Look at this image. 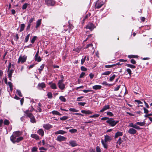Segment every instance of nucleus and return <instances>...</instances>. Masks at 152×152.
<instances>
[{
	"label": "nucleus",
	"mask_w": 152,
	"mask_h": 152,
	"mask_svg": "<svg viewBox=\"0 0 152 152\" xmlns=\"http://www.w3.org/2000/svg\"><path fill=\"white\" fill-rule=\"evenodd\" d=\"M22 134V132L20 131H17L13 132L12 134L10 137L11 141L13 143H15V140Z\"/></svg>",
	"instance_id": "1"
},
{
	"label": "nucleus",
	"mask_w": 152,
	"mask_h": 152,
	"mask_svg": "<svg viewBox=\"0 0 152 152\" xmlns=\"http://www.w3.org/2000/svg\"><path fill=\"white\" fill-rule=\"evenodd\" d=\"M106 122L108 123L111 126H114L119 122V121H115L113 120V118H111L109 119L108 120H107Z\"/></svg>",
	"instance_id": "2"
},
{
	"label": "nucleus",
	"mask_w": 152,
	"mask_h": 152,
	"mask_svg": "<svg viewBox=\"0 0 152 152\" xmlns=\"http://www.w3.org/2000/svg\"><path fill=\"white\" fill-rule=\"evenodd\" d=\"M27 58V56L26 55H24L23 56H20L19 57L18 63H19L21 62V63L23 64L26 62Z\"/></svg>",
	"instance_id": "3"
},
{
	"label": "nucleus",
	"mask_w": 152,
	"mask_h": 152,
	"mask_svg": "<svg viewBox=\"0 0 152 152\" xmlns=\"http://www.w3.org/2000/svg\"><path fill=\"white\" fill-rule=\"evenodd\" d=\"M64 80L61 79L59 80L58 83V85L59 88L61 90H64L65 88V85L63 83Z\"/></svg>",
	"instance_id": "4"
},
{
	"label": "nucleus",
	"mask_w": 152,
	"mask_h": 152,
	"mask_svg": "<svg viewBox=\"0 0 152 152\" xmlns=\"http://www.w3.org/2000/svg\"><path fill=\"white\" fill-rule=\"evenodd\" d=\"M45 4L48 6H53L55 4V1L53 0H45Z\"/></svg>",
	"instance_id": "5"
},
{
	"label": "nucleus",
	"mask_w": 152,
	"mask_h": 152,
	"mask_svg": "<svg viewBox=\"0 0 152 152\" xmlns=\"http://www.w3.org/2000/svg\"><path fill=\"white\" fill-rule=\"evenodd\" d=\"M104 2L102 1H97L95 4L96 8L97 9H99L101 8L104 4Z\"/></svg>",
	"instance_id": "6"
},
{
	"label": "nucleus",
	"mask_w": 152,
	"mask_h": 152,
	"mask_svg": "<svg viewBox=\"0 0 152 152\" xmlns=\"http://www.w3.org/2000/svg\"><path fill=\"white\" fill-rule=\"evenodd\" d=\"M66 138L64 136H61V135H58L57 136L56 140L59 142H61V141H64L66 140Z\"/></svg>",
	"instance_id": "7"
},
{
	"label": "nucleus",
	"mask_w": 152,
	"mask_h": 152,
	"mask_svg": "<svg viewBox=\"0 0 152 152\" xmlns=\"http://www.w3.org/2000/svg\"><path fill=\"white\" fill-rule=\"evenodd\" d=\"M94 28V25L91 23H89L86 26V28L89 29L91 30H92Z\"/></svg>",
	"instance_id": "8"
},
{
	"label": "nucleus",
	"mask_w": 152,
	"mask_h": 152,
	"mask_svg": "<svg viewBox=\"0 0 152 152\" xmlns=\"http://www.w3.org/2000/svg\"><path fill=\"white\" fill-rule=\"evenodd\" d=\"M45 87V85L44 83H39L37 86V88L38 89L41 90L43 88Z\"/></svg>",
	"instance_id": "9"
},
{
	"label": "nucleus",
	"mask_w": 152,
	"mask_h": 152,
	"mask_svg": "<svg viewBox=\"0 0 152 152\" xmlns=\"http://www.w3.org/2000/svg\"><path fill=\"white\" fill-rule=\"evenodd\" d=\"M137 132V131L133 128H130L128 131L129 134H135Z\"/></svg>",
	"instance_id": "10"
},
{
	"label": "nucleus",
	"mask_w": 152,
	"mask_h": 152,
	"mask_svg": "<svg viewBox=\"0 0 152 152\" xmlns=\"http://www.w3.org/2000/svg\"><path fill=\"white\" fill-rule=\"evenodd\" d=\"M29 110H27L26 111H24V112L26 114L27 116L30 119L34 116L32 113H29Z\"/></svg>",
	"instance_id": "11"
},
{
	"label": "nucleus",
	"mask_w": 152,
	"mask_h": 152,
	"mask_svg": "<svg viewBox=\"0 0 152 152\" xmlns=\"http://www.w3.org/2000/svg\"><path fill=\"white\" fill-rule=\"evenodd\" d=\"M110 108V105H106L104 106L101 110H100V112H104V111Z\"/></svg>",
	"instance_id": "12"
},
{
	"label": "nucleus",
	"mask_w": 152,
	"mask_h": 152,
	"mask_svg": "<svg viewBox=\"0 0 152 152\" xmlns=\"http://www.w3.org/2000/svg\"><path fill=\"white\" fill-rule=\"evenodd\" d=\"M69 145H70L72 147H74L77 145V144L76 142L74 140H70L69 141Z\"/></svg>",
	"instance_id": "13"
},
{
	"label": "nucleus",
	"mask_w": 152,
	"mask_h": 152,
	"mask_svg": "<svg viewBox=\"0 0 152 152\" xmlns=\"http://www.w3.org/2000/svg\"><path fill=\"white\" fill-rule=\"evenodd\" d=\"M43 127L44 128L47 130H48L52 128V126L49 124H45L43 125Z\"/></svg>",
	"instance_id": "14"
},
{
	"label": "nucleus",
	"mask_w": 152,
	"mask_h": 152,
	"mask_svg": "<svg viewBox=\"0 0 152 152\" xmlns=\"http://www.w3.org/2000/svg\"><path fill=\"white\" fill-rule=\"evenodd\" d=\"M49 85H50V86L51 88L53 89H56L57 88L56 84L55 83H49Z\"/></svg>",
	"instance_id": "15"
},
{
	"label": "nucleus",
	"mask_w": 152,
	"mask_h": 152,
	"mask_svg": "<svg viewBox=\"0 0 152 152\" xmlns=\"http://www.w3.org/2000/svg\"><path fill=\"white\" fill-rule=\"evenodd\" d=\"M66 133V132L63 130H59L55 132V134H63Z\"/></svg>",
	"instance_id": "16"
},
{
	"label": "nucleus",
	"mask_w": 152,
	"mask_h": 152,
	"mask_svg": "<svg viewBox=\"0 0 152 152\" xmlns=\"http://www.w3.org/2000/svg\"><path fill=\"white\" fill-rule=\"evenodd\" d=\"M111 140V137L108 135H106L104 136V141L105 142H109Z\"/></svg>",
	"instance_id": "17"
},
{
	"label": "nucleus",
	"mask_w": 152,
	"mask_h": 152,
	"mask_svg": "<svg viewBox=\"0 0 152 152\" xmlns=\"http://www.w3.org/2000/svg\"><path fill=\"white\" fill-rule=\"evenodd\" d=\"M37 133L41 136H43L44 134V132L42 129H40L37 131Z\"/></svg>",
	"instance_id": "18"
},
{
	"label": "nucleus",
	"mask_w": 152,
	"mask_h": 152,
	"mask_svg": "<svg viewBox=\"0 0 152 152\" xmlns=\"http://www.w3.org/2000/svg\"><path fill=\"white\" fill-rule=\"evenodd\" d=\"M31 137L32 138H34L37 140H39V137L37 134H31Z\"/></svg>",
	"instance_id": "19"
},
{
	"label": "nucleus",
	"mask_w": 152,
	"mask_h": 152,
	"mask_svg": "<svg viewBox=\"0 0 152 152\" xmlns=\"http://www.w3.org/2000/svg\"><path fill=\"white\" fill-rule=\"evenodd\" d=\"M107 142L104 141L103 140H101V143L103 145L104 148H107V144L106 143Z\"/></svg>",
	"instance_id": "20"
},
{
	"label": "nucleus",
	"mask_w": 152,
	"mask_h": 152,
	"mask_svg": "<svg viewBox=\"0 0 152 152\" xmlns=\"http://www.w3.org/2000/svg\"><path fill=\"white\" fill-rule=\"evenodd\" d=\"M81 113H83L86 114H91L92 113V112L90 111V110H82L81 111Z\"/></svg>",
	"instance_id": "21"
},
{
	"label": "nucleus",
	"mask_w": 152,
	"mask_h": 152,
	"mask_svg": "<svg viewBox=\"0 0 152 152\" xmlns=\"http://www.w3.org/2000/svg\"><path fill=\"white\" fill-rule=\"evenodd\" d=\"M102 86L99 85H96L93 86V89L94 90H98L101 89Z\"/></svg>",
	"instance_id": "22"
},
{
	"label": "nucleus",
	"mask_w": 152,
	"mask_h": 152,
	"mask_svg": "<svg viewBox=\"0 0 152 152\" xmlns=\"http://www.w3.org/2000/svg\"><path fill=\"white\" fill-rule=\"evenodd\" d=\"M123 135V132H117L115 135V138H116L119 136H121Z\"/></svg>",
	"instance_id": "23"
},
{
	"label": "nucleus",
	"mask_w": 152,
	"mask_h": 152,
	"mask_svg": "<svg viewBox=\"0 0 152 152\" xmlns=\"http://www.w3.org/2000/svg\"><path fill=\"white\" fill-rule=\"evenodd\" d=\"M52 113L53 115H62L58 111L56 110H53L52 112Z\"/></svg>",
	"instance_id": "24"
},
{
	"label": "nucleus",
	"mask_w": 152,
	"mask_h": 152,
	"mask_svg": "<svg viewBox=\"0 0 152 152\" xmlns=\"http://www.w3.org/2000/svg\"><path fill=\"white\" fill-rule=\"evenodd\" d=\"M23 139V137H18L16 140H15V143L16 142H19L20 141L22 140Z\"/></svg>",
	"instance_id": "25"
},
{
	"label": "nucleus",
	"mask_w": 152,
	"mask_h": 152,
	"mask_svg": "<svg viewBox=\"0 0 152 152\" xmlns=\"http://www.w3.org/2000/svg\"><path fill=\"white\" fill-rule=\"evenodd\" d=\"M41 19L38 20L37 21L36 25V28H37V27H38L40 26V25L41 24Z\"/></svg>",
	"instance_id": "26"
},
{
	"label": "nucleus",
	"mask_w": 152,
	"mask_h": 152,
	"mask_svg": "<svg viewBox=\"0 0 152 152\" xmlns=\"http://www.w3.org/2000/svg\"><path fill=\"white\" fill-rule=\"evenodd\" d=\"M145 124V121L142 122H137L136 123V124L139 125L140 126H144Z\"/></svg>",
	"instance_id": "27"
},
{
	"label": "nucleus",
	"mask_w": 152,
	"mask_h": 152,
	"mask_svg": "<svg viewBox=\"0 0 152 152\" xmlns=\"http://www.w3.org/2000/svg\"><path fill=\"white\" fill-rule=\"evenodd\" d=\"M25 27V25L24 24H21L20 26V32L24 30Z\"/></svg>",
	"instance_id": "28"
},
{
	"label": "nucleus",
	"mask_w": 152,
	"mask_h": 152,
	"mask_svg": "<svg viewBox=\"0 0 152 152\" xmlns=\"http://www.w3.org/2000/svg\"><path fill=\"white\" fill-rule=\"evenodd\" d=\"M111 72V71H107L103 73L102 75H110Z\"/></svg>",
	"instance_id": "29"
},
{
	"label": "nucleus",
	"mask_w": 152,
	"mask_h": 152,
	"mask_svg": "<svg viewBox=\"0 0 152 152\" xmlns=\"http://www.w3.org/2000/svg\"><path fill=\"white\" fill-rule=\"evenodd\" d=\"M7 72L8 73V76H12V74L14 72V70L11 69L9 70V71Z\"/></svg>",
	"instance_id": "30"
},
{
	"label": "nucleus",
	"mask_w": 152,
	"mask_h": 152,
	"mask_svg": "<svg viewBox=\"0 0 152 152\" xmlns=\"http://www.w3.org/2000/svg\"><path fill=\"white\" fill-rule=\"evenodd\" d=\"M128 56L129 58H138V57L137 55H129Z\"/></svg>",
	"instance_id": "31"
},
{
	"label": "nucleus",
	"mask_w": 152,
	"mask_h": 152,
	"mask_svg": "<svg viewBox=\"0 0 152 152\" xmlns=\"http://www.w3.org/2000/svg\"><path fill=\"white\" fill-rule=\"evenodd\" d=\"M102 84L103 85H105L107 86H112V84H109L107 83V82L106 81H104L102 83Z\"/></svg>",
	"instance_id": "32"
},
{
	"label": "nucleus",
	"mask_w": 152,
	"mask_h": 152,
	"mask_svg": "<svg viewBox=\"0 0 152 152\" xmlns=\"http://www.w3.org/2000/svg\"><path fill=\"white\" fill-rule=\"evenodd\" d=\"M69 117L68 116H64L60 118V119L61 120L64 121L67 120L68 118Z\"/></svg>",
	"instance_id": "33"
},
{
	"label": "nucleus",
	"mask_w": 152,
	"mask_h": 152,
	"mask_svg": "<svg viewBox=\"0 0 152 152\" xmlns=\"http://www.w3.org/2000/svg\"><path fill=\"white\" fill-rule=\"evenodd\" d=\"M44 66V64H42L41 66H40V68L38 69L39 73H41V72L43 70Z\"/></svg>",
	"instance_id": "34"
},
{
	"label": "nucleus",
	"mask_w": 152,
	"mask_h": 152,
	"mask_svg": "<svg viewBox=\"0 0 152 152\" xmlns=\"http://www.w3.org/2000/svg\"><path fill=\"white\" fill-rule=\"evenodd\" d=\"M69 132L72 133H74L77 132V130L76 129H72L69 130Z\"/></svg>",
	"instance_id": "35"
},
{
	"label": "nucleus",
	"mask_w": 152,
	"mask_h": 152,
	"mask_svg": "<svg viewBox=\"0 0 152 152\" xmlns=\"http://www.w3.org/2000/svg\"><path fill=\"white\" fill-rule=\"evenodd\" d=\"M59 99L63 102H65L66 101V99L63 96H61L59 97Z\"/></svg>",
	"instance_id": "36"
},
{
	"label": "nucleus",
	"mask_w": 152,
	"mask_h": 152,
	"mask_svg": "<svg viewBox=\"0 0 152 152\" xmlns=\"http://www.w3.org/2000/svg\"><path fill=\"white\" fill-rule=\"evenodd\" d=\"M126 66L128 67H130L131 68L134 69L136 68V66H135L129 64H127Z\"/></svg>",
	"instance_id": "37"
},
{
	"label": "nucleus",
	"mask_w": 152,
	"mask_h": 152,
	"mask_svg": "<svg viewBox=\"0 0 152 152\" xmlns=\"http://www.w3.org/2000/svg\"><path fill=\"white\" fill-rule=\"evenodd\" d=\"M91 15V14L90 13H88L87 14L85 17L83 19V20L84 21L86 19H87L88 18L90 17Z\"/></svg>",
	"instance_id": "38"
},
{
	"label": "nucleus",
	"mask_w": 152,
	"mask_h": 152,
	"mask_svg": "<svg viewBox=\"0 0 152 152\" xmlns=\"http://www.w3.org/2000/svg\"><path fill=\"white\" fill-rule=\"evenodd\" d=\"M7 84H8V85L9 86V87L10 88V90H12V89H13V87H12L13 86H12V83L10 82H8V83Z\"/></svg>",
	"instance_id": "39"
},
{
	"label": "nucleus",
	"mask_w": 152,
	"mask_h": 152,
	"mask_svg": "<svg viewBox=\"0 0 152 152\" xmlns=\"http://www.w3.org/2000/svg\"><path fill=\"white\" fill-rule=\"evenodd\" d=\"M92 47H93L92 44L91 43V44H89L87 45L86 48H89V47H92V49L94 50V48H93Z\"/></svg>",
	"instance_id": "40"
},
{
	"label": "nucleus",
	"mask_w": 152,
	"mask_h": 152,
	"mask_svg": "<svg viewBox=\"0 0 152 152\" xmlns=\"http://www.w3.org/2000/svg\"><path fill=\"white\" fill-rule=\"evenodd\" d=\"M35 57V60L36 61H37L39 62L40 61H41V59L40 56H38V57Z\"/></svg>",
	"instance_id": "41"
},
{
	"label": "nucleus",
	"mask_w": 152,
	"mask_h": 152,
	"mask_svg": "<svg viewBox=\"0 0 152 152\" xmlns=\"http://www.w3.org/2000/svg\"><path fill=\"white\" fill-rule=\"evenodd\" d=\"M69 110L70 111L73 112H77L79 111L78 110H76L75 108H70L69 109Z\"/></svg>",
	"instance_id": "42"
},
{
	"label": "nucleus",
	"mask_w": 152,
	"mask_h": 152,
	"mask_svg": "<svg viewBox=\"0 0 152 152\" xmlns=\"http://www.w3.org/2000/svg\"><path fill=\"white\" fill-rule=\"evenodd\" d=\"M30 36V34H29L26 37L25 39V42H27L28 41Z\"/></svg>",
	"instance_id": "43"
},
{
	"label": "nucleus",
	"mask_w": 152,
	"mask_h": 152,
	"mask_svg": "<svg viewBox=\"0 0 152 152\" xmlns=\"http://www.w3.org/2000/svg\"><path fill=\"white\" fill-rule=\"evenodd\" d=\"M99 116V114H96L94 115H91L89 116L90 118H96L98 117Z\"/></svg>",
	"instance_id": "44"
},
{
	"label": "nucleus",
	"mask_w": 152,
	"mask_h": 152,
	"mask_svg": "<svg viewBox=\"0 0 152 152\" xmlns=\"http://www.w3.org/2000/svg\"><path fill=\"white\" fill-rule=\"evenodd\" d=\"M10 123L9 121L7 120H5L4 121V124L5 125H8Z\"/></svg>",
	"instance_id": "45"
},
{
	"label": "nucleus",
	"mask_w": 152,
	"mask_h": 152,
	"mask_svg": "<svg viewBox=\"0 0 152 152\" xmlns=\"http://www.w3.org/2000/svg\"><path fill=\"white\" fill-rule=\"evenodd\" d=\"M30 121L32 123L36 122V120L35 119L34 116L30 118Z\"/></svg>",
	"instance_id": "46"
},
{
	"label": "nucleus",
	"mask_w": 152,
	"mask_h": 152,
	"mask_svg": "<svg viewBox=\"0 0 152 152\" xmlns=\"http://www.w3.org/2000/svg\"><path fill=\"white\" fill-rule=\"evenodd\" d=\"M17 92L18 95L20 97H22V96L20 90H17Z\"/></svg>",
	"instance_id": "47"
},
{
	"label": "nucleus",
	"mask_w": 152,
	"mask_h": 152,
	"mask_svg": "<svg viewBox=\"0 0 152 152\" xmlns=\"http://www.w3.org/2000/svg\"><path fill=\"white\" fill-rule=\"evenodd\" d=\"M133 128L138 130H140L141 129L139 126L136 124H134Z\"/></svg>",
	"instance_id": "48"
},
{
	"label": "nucleus",
	"mask_w": 152,
	"mask_h": 152,
	"mask_svg": "<svg viewBox=\"0 0 152 152\" xmlns=\"http://www.w3.org/2000/svg\"><path fill=\"white\" fill-rule=\"evenodd\" d=\"M133 128L138 130H140L141 129L139 126L136 124H134Z\"/></svg>",
	"instance_id": "49"
},
{
	"label": "nucleus",
	"mask_w": 152,
	"mask_h": 152,
	"mask_svg": "<svg viewBox=\"0 0 152 152\" xmlns=\"http://www.w3.org/2000/svg\"><path fill=\"white\" fill-rule=\"evenodd\" d=\"M133 128L138 130H140L141 129L139 126L136 124H134Z\"/></svg>",
	"instance_id": "50"
},
{
	"label": "nucleus",
	"mask_w": 152,
	"mask_h": 152,
	"mask_svg": "<svg viewBox=\"0 0 152 152\" xmlns=\"http://www.w3.org/2000/svg\"><path fill=\"white\" fill-rule=\"evenodd\" d=\"M28 4L27 3L24 4L22 6V9L23 10L26 9L27 8Z\"/></svg>",
	"instance_id": "51"
},
{
	"label": "nucleus",
	"mask_w": 152,
	"mask_h": 152,
	"mask_svg": "<svg viewBox=\"0 0 152 152\" xmlns=\"http://www.w3.org/2000/svg\"><path fill=\"white\" fill-rule=\"evenodd\" d=\"M38 148L36 147H33L32 149H31V151L32 152H35L37 151V150Z\"/></svg>",
	"instance_id": "52"
},
{
	"label": "nucleus",
	"mask_w": 152,
	"mask_h": 152,
	"mask_svg": "<svg viewBox=\"0 0 152 152\" xmlns=\"http://www.w3.org/2000/svg\"><path fill=\"white\" fill-rule=\"evenodd\" d=\"M115 75H113L112 77H110V78L109 80L110 81H112L115 78Z\"/></svg>",
	"instance_id": "53"
},
{
	"label": "nucleus",
	"mask_w": 152,
	"mask_h": 152,
	"mask_svg": "<svg viewBox=\"0 0 152 152\" xmlns=\"http://www.w3.org/2000/svg\"><path fill=\"white\" fill-rule=\"evenodd\" d=\"M122 142V140L121 139V138L120 137L118 141H117V143H118L119 144V145H120L121 143Z\"/></svg>",
	"instance_id": "54"
},
{
	"label": "nucleus",
	"mask_w": 152,
	"mask_h": 152,
	"mask_svg": "<svg viewBox=\"0 0 152 152\" xmlns=\"http://www.w3.org/2000/svg\"><path fill=\"white\" fill-rule=\"evenodd\" d=\"M115 64H112L111 65H106L105 66V67L106 68H110L113 66H115Z\"/></svg>",
	"instance_id": "55"
},
{
	"label": "nucleus",
	"mask_w": 152,
	"mask_h": 152,
	"mask_svg": "<svg viewBox=\"0 0 152 152\" xmlns=\"http://www.w3.org/2000/svg\"><path fill=\"white\" fill-rule=\"evenodd\" d=\"M37 37L36 36H34L33 37V38L32 39L31 42L32 44H33L34 43Z\"/></svg>",
	"instance_id": "56"
},
{
	"label": "nucleus",
	"mask_w": 152,
	"mask_h": 152,
	"mask_svg": "<svg viewBox=\"0 0 152 152\" xmlns=\"http://www.w3.org/2000/svg\"><path fill=\"white\" fill-rule=\"evenodd\" d=\"M47 96L49 98L51 99L52 97V94L51 92H48V93Z\"/></svg>",
	"instance_id": "57"
},
{
	"label": "nucleus",
	"mask_w": 152,
	"mask_h": 152,
	"mask_svg": "<svg viewBox=\"0 0 152 152\" xmlns=\"http://www.w3.org/2000/svg\"><path fill=\"white\" fill-rule=\"evenodd\" d=\"M96 152H101V150L99 146H97L96 147Z\"/></svg>",
	"instance_id": "58"
},
{
	"label": "nucleus",
	"mask_w": 152,
	"mask_h": 152,
	"mask_svg": "<svg viewBox=\"0 0 152 152\" xmlns=\"http://www.w3.org/2000/svg\"><path fill=\"white\" fill-rule=\"evenodd\" d=\"M126 71L130 75H131L132 74V71L131 69H130L128 68L126 69Z\"/></svg>",
	"instance_id": "59"
},
{
	"label": "nucleus",
	"mask_w": 152,
	"mask_h": 152,
	"mask_svg": "<svg viewBox=\"0 0 152 152\" xmlns=\"http://www.w3.org/2000/svg\"><path fill=\"white\" fill-rule=\"evenodd\" d=\"M86 56H85V57L83 58H82L81 60V64L83 65V64L84 63L85 60H86Z\"/></svg>",
	"instance_id": "60"
},
{
	"label": "nucleus",
	"mask_w": 152,
	"mask_h": 152,
	"mask_svg": "<svg viewBox=\"0 0 152 152\" xmlns=\"http://www.w3.org/2000/svg\"><path fill=\"white\" fill-rule=\"evenodd\" d=\"M143 109L144 110V113L147 114H148L149 112V111L148 110L146 109L145 108V107H143Z\"/></svg>",
	"instance_id": "61"
},
{
	"label": "nucleus",
	"mask_w": 152,
	"mask_h": 152,
	"mask_svg": "<svg viewBox=\"0 0 152 152\" xmlns=\"http://www.w3.org/2000/svg\"><path fill=\"white\" fill-rule=\"evenodd\" d=\"M81 69L82 71H86L87 70V68L83 66H82L81 67Z\"/></svg>",
	"instance_id": "62"
},
{
	"label": "nucleus",
	"mask_w": 152,
	"mask_h": 152,
	"mask_svg": "<svg viewBox=\"0 0 152 152\" xmlns=\"http://www.w3.org/2000/svg\"><path fill=\"white\" fill-rule=\"evenodd\" d=\"M85 74V73L84 72H82L81 74H80V78H81L83 77L84 76V75Z\"/></svg>",
	"instance_id": "63"
},
{
	"label": "nucleus",
	"mask_w": 152,
	"mask_h": 152,
	"mask_svg": "<svg viewBox=\"0 0 152 152\" xmlns=\"http://www.w3.org/2000/svg\"><path fill=\"white\" fill-rule=\"evenodd\" d=\"M130 62L131 63L133 64H135L136 63L134 59H132L130 61Z\"/></svg>",
	"instance_id": "64"
}]
</instances>
